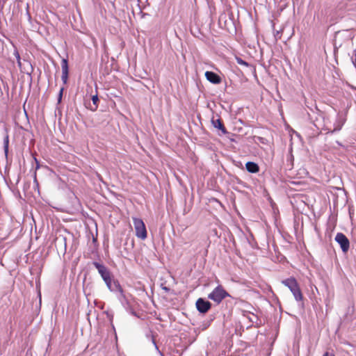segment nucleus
<instances>
[{"mask_svg": "<svg viewBox=\"0 0 356 356\" xmlns=\"http://www.w3.org/2000/svg\"><path fill=\"white\" fill-rule=\"evenodd\" d=\"M93 265L97 270L98 273L102 277L103 280L106 283L108 289L110 291H116L119 288L118 284L114 281L111 276L109 270L102 264L99 262H93Z\"/></svg>", "mask_w": 356, "mask_h": 356, "instance_id": "1", "label": "nucleus"}, {"mask_svg": "<svg viewBox=\"0 0 356 356\" xmlns=\"http://www.w3.org/2000/svg\"><path fill=\"white\" fill-rule=\"evenodd\" d=\"M282 283L287 286L291 293H293L294 298L297 301H300L302 299V294L301 293L300 289L297 283V281L295 278L291 277L286 280H284L282 282Z\"/></svg>", "mask_w": 356, "mask_h": 356, "instance_id": "2", "label": "nucleus"}, {"mask_svg": "<svg viewBox=\"0 0 356 356\" xmlns=\"http://www.w3.org/2000/svg\"><path fill=\"white\" fill-rule=\"evenodd\" d=\"M133 223L136 232V236L141 240L147 238V229L142 219L133 217Z\"/></svg>", "mask_w": 356, "mask_h": 356, "instance_id": "3", "label": "nucleus"}, {"mask_svg": "<svg viewBox=\"0 0 356 356\" xmlns=\"http://www.w3.org/2000/svg\"><path fill=\"white\" fill-rule=\"evenodd\" d=\"M89 273V270H88V268H83L79 273V276H78V279L79 280H82V283H83V292H84V294L86 297V299H87V301H88V304L89 305V298H88V296H89V292H88V289H89V281L88 280V275Z\"/></svg>", "mask_w": 356, "mask_h": 356, "instance_id": "4", "label": "nucleus"}, {"mask_svg": "<svg viewBox=\"0 0 356 356\" xmlns=\"http://www.w3.org/2000/svg\"><path fill=\"white\" fill-rule=\"evenodd\" d=\"M228 296V293L223 289V288L218 286L209 295V298L217 303H219L222 300V299Z\"/></svg>", "mask_w": 356, "mask_h": 356, "instance_id": "5", "label": "nucleus"}, {"mask_svg": "<svg viewBox=\"0 0 356 356\" xmlns=\"http://www.w3.org/2000/svg\"><path fill=\"white\" fill-rule=\"evenodd\" d=\"M335 241L340 245L343 252H346L349 248V241L342 233H338L335 236Z\"/></svg>", "mask_w": 356, "mask_h": 356, "instance_id": "6", "label": "nucleus"}, {"mask_svg": "<svg viewBox=\"0 0 356 356\" xmlns=\"http://www.w3.org/2000/svg\"><path fill=\"white\" fill-rule=\"evenodd\" d=\"M62 76L61 79L64 84L67 83L68 79L69 67L67 58H63L61 61Z\"/></svg>", "mask_w": 356, "mask_h": 356, "instance_id": "7", "label": "nucleus"}, {"mask_svg": "<svg viewBox=\"0 0 356 356\" xmlns=\"http://www.w3.org/2000/svg\"><path fill=\"white\" fill-rule=\"evenodd\" d=\"M196 307L200 312L205 313L209 309L211 304L209 301L199 298L196 302Z\"/></svg>", "mask_w": 356, "mask_h": 356, "instance_id": "8", "label": "nucleus"}, {"mask_svg": "<svg viewBox=\"0 0 356 356\" xmlns=\"http://www.w3.org/2000/svg\"><path fill=\"white\" fill-rule=\"evenodd\" d=\"M205 76L207 79L214 84H218L221 82L220 77L213 72L207 71L205 72Z\"/></svg>", "mask_w": 356, "mask_h": 356, "instance_id": "9", "label": "nucleus"}, {"mask_svg": "<svg viewBox=\"0 0 356 356\" xmlns=\"http://www.w3.org/2000/svg\"><path fill=\"white\" fill-rule=\"evenodd\" d=\"M246 169L248 172L252 173H255L259 171V167L258 165L253 162H248L245 164Z\"/></svg>", "mask_w": 356, "mask_h": 356, "instance_id": "10", "label": "nucleus"}, {"mask_svg": "<svg viewBox=\"0 0 356 356\" xmlns=\"http://www.w3.org/2000/svg\"><path fill=\"white\" fill-rule=\"evenodd\" d=\"M211 122L214 127L221 130L223 134L226 133V130L220 119H212Z\"/></svg>", "mask_w": 356, "mask_h": 356, "instance_id": "11", "label": "nucleus"}, {"mask_svg": "<svg viewBox=\"0 0 356 356\" xmlns=\"http://www.w3.org/2000/svg\"><path fill=\"white\" fill-rule=\"evenodd\" d=\"M8 145H9V137H8V135H6L3 139V149H4L6 156L8 155Z\"/></svg>", "mask_w": 356, "mask_h": 356, "instance_id": "12", "label": "nucleus"}, {"mask_svg": "<svg viewBox=\"0 0 356 356\" xmlns=\"http://www.w3.org/2000/svg\"><path fill=\"white\" fill-rule=\"evenodd\" d=\"M343 122H344L343 120H342V119L339 120L336 122V124H334V130H333V131H339V130H340V129H341V127H342V126H343Z\"/></svg>", "mask_w": 356, "mask_h": 356, "instance_id": "13", "label": "nucleus"}, {"mask_svg": "<svg viewBox=\"0 0 356 356\" xmlns=\"http://www.w3.org/2000/svg\"><path fill=\"white\" fill-rule=\"evenodd\" d=\"M13 54L17 59V65L19 66V68H21L22 67V62H21L20 55H19L18 51L17 49H15Z\"/></svg>", "mask_w": 356, "mask_h": 356, "instance_id": "14", "label": "nucleus"}, {"mask_svg": "<svg viewBox=\"0 0 356 356\" xmlns=\"http://www.w3.org/2000/svg\"><path fill=\"white\" fill-rule=\"evenodd\" d=\"M56 243L63 245L65 250L66 249V238L63 236H58L56 238Z\"/></svg>", "mask_w": 356, "mask_h": 356, "instance_id": "15", "label": "nucleus"}, {"mask_svg": "<svg viewBox=\"0 0 356 356\" xmlns=\"http://www.w3.org/2000/svg\"><path fill=\"white\" fill-rule=\"evenodd\" d=\"M92 102L94 104V105L95 106V107L94 108H92L91 106H90V111L91 110H95L97 108V102L99 101V99H98V97L97 95H94L92 96Z\"/></svg>", "mask_w": 356, "mask_h": 356, "instance_id": "16", "label": "nucleus"}, {"mask_svg": "<svg viewBox=\"0 0 356 356\" xmlns=\"http://www.w3.org/2000/svg\"><path fill=\"white\" fill-rule=\"evenodd\" d=\"M63 88H60V91H59V93H58V102L60 103L62 100V97H63Z\"/></svg>", "mask_w": 356, "mask_h": 356, "instance_id": "17", "label": "nucleus"}, {"mask_svg": "<svg viewBox=\"0 0 356 356\" xmlns=\"http://www.w3.org/2000/svg\"><path fill=\"white\" fill-rule=\"evenodd\" d=\"M237 63L238 64H240V65L248 66V63L245 61H244L242 59H241V58H237Z\"/></svg>", "mask_w": 356, "mask_h": 356, "instance_id": "18", "label": "nucleus"}, {"mask_svg": "<svg viewBox=\"0 0 356 356\" xmlns=\"http://www.w3.org/2000/svg\"><path fill=\"white\" fill-rule=\"evenodd\" d=\"M323 356H334V355L333 353H329V352H326L323 354Z\"/></svg>", "mask_w": 356, "mask_h": 356, "instance_id": "19", "label": "nucleus"}, {"mask_svg": "<svg viewBox=\"0 0 356 356\" xmlns=\"http://www.w3.org/2000/svg\"><path fill=\"white\" fill-rule=\"evenodd\" d=\"M34 182L38 184L37 178H36V173L35 172V175H34Z\"/></svg>", "mask_w": 356, "mask_h": 356, "instance_id": "20", "label": "nucleus"}, {"mask_svg": "<svg viewBox=\"0 0 356 356\" xmlns=\"http://www.w3.org/2000/svg\"><path fill=\"white\" fill-rule=\"evenodd\" d=\"M87 320L89 321V312L86 314Z\"/></svg>", "mask_w": 356, "mask_h": 356, "instance_id": "21", "label": "nucleus"}]
</instances>
